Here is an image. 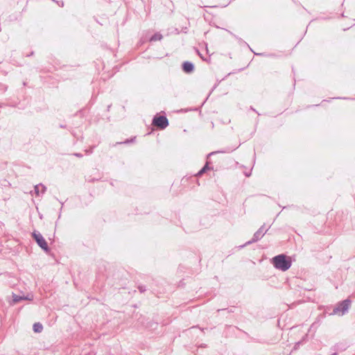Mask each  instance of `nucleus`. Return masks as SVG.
Wrapping results in <instances>:
<instances>
[{
  "instance_id": "6",
  "label": "nucleus",
  "mask_w": 355,
  "mask_h": 355,
  "mask_svg": "<svg viewBox=\"0 0 355 355\" xmlns=\"http://www.w3.org/2000/svg\"><path fill=\"white\" fill-rule=\"evenodd\" d=\"M263 236L261 235V234L258 232H256L253 236V238H252V241H248L247 243L248 244H250V243H252L253 242H255L258 240H259Z\"/></svg>"
},
{
  "instance_id": "13",
  "label": "nucleus",
  "mask_w": 355,
  "mask_h": 355,
  "mask_svg": "<svg viewBox=\"0 0 355 355\" xmlns=\"http://www.w3.org/2000/svg\"><path fill=\"white\" fill-rule=\"evenodd\" d=\"M258 232H259L261 234V235L263 236L265 232H264V230H263V227H261V228H259V230L257 231Z\"/></svg>"
},
{
  "instance_id": "12",
  "label": "nucleus",
  "mask_w": 355,
  "mask_h": 355,
  "mask_svg": "<svg viewBox=\"0 0 355 355\" xmlns=\"http://www.w3.org/2000/svg\"><path fill=\"white\" fill-rule=\"evenodd\" d=\"M24 297V300H33V295H28V296H23Z\"/></svg>"
},
{
  "instance_id": "2",
  "label": "nucleus",
  "mask_w": 355,
  "mask_h": 355,
  "mask_svg": "<svg viewBox=\"0 0 355 355\" xmlns=\"http://www.w3.org/2000/svg\"><path fill=\"white\" fill-rule=\"evenodd\" d=\"M351 304V302L349 300H346L338 304L334 309L332 314L338 315H343L347 312Z\"/></svg>"
},
{
  "instance_id": "10",
  "label": "nucleus",
  "mask_w": 355,
  "mask_h": 355,
  "mask_svg": "<svg viewBox=\"0 0 355 355\" xmlns=\"http://www.w3.org/2000/svg\"><path fill=\"white\" fill-rule=\"evenodd\" d=\"M12 297H13V302H14L15 303L18 302H19V301H21V300H24V299H23V298H24V297H23V296H19V295H12Z\"/></svg>"
},
{
  "instance_id": "11",
  "label": "nucleus",
  "mask_w": 355,
  "mask_h": 355,
  "mask_svg": "<svg viewBox=\"0 0 355 355\" xmlns=\"http://www.w3.org/2000/svg\"><path fill=\"white\" fill-rule=\"evenodd\" d=\"M208 168L207 165H205L198 173V175H202Z\"/></svg>"
},
{
  "instance_id": "4",
  "label": "nucleus",
  "mask_w": 355,
  "mask_h": 355,
  "mask_svg": "<svg viewBox=\"0 0 355 355\" xmlns=\"http://www.w3.org/2000/svg\"><path fill=\"white\" fill-rule=\"evenodd\" d=\"M153 124L164 129L167 127L168 123L167 119L165 116H160L154 118Z\"/></svg>"
},
{
  "instance_id": "9",
  "label": "nucleus",
  "mask_w": 355,
  "mask_h": 355,
  "mask_svg": "<svg viewBox=\"0 0 355 355\" xmlns=\"http://www.w3.org/2000/svg\"><path fill=\"white\" fill-rule=\"evenodd\" d=\"M162 38V35L159 33H156L151 38H150V40L151 41H158V40H161Z\"/></svg>"
},
{
  "instance_id": "1",
  "label": "nucleus",
  "mask_w": 355,
  "mask_h": 355,
  "mask_svg": "<svg viewBox=\"0 0 355 355\" xmlns=\"http://www.w3.org/2000/svg\"><path fill=\"white\" fill-rule=\"evenodd\" d=\"M274 266L282 271H286L290 268L291 266V259L284 254H279L272 259Z\"/></svg>"
},
{
  "instance_id": "8",
  "label": "nucleus",
  "mask_w": 355,
  "mask_h": 355,
  "mask_svg": "<svg viewBox=\"0 0 355 355\" xmlns=\"http://www.w3.org/2000/svg\"><path fill=\"white\" fill-rule=\"evenodd\" d=\"M43 329L42 325L40 323H35L33 324V330L35 332L39 333L41 332Z\"/></svg>"
},
{
  "instance_id": "7",
  "label": "nucleus",
  "mask_w": 355,
  "mask_h": 355,
  "mask_svg": "<svg viewBox=\"0 0 355 355\" xmlns=\"http://www.w3.org/2000/svg\"><path fill=\"white\" fill-rule=\"evenodd\" d=\"M45 187L42 184H38L35 187V192L37 195H39L40 192L43 193Z\"/></svg>"
},
{
  "instance_id": "3",
  "label": "nucleus",
  "mask_w": 355,
  "mask_h": 355,
  "mask_svg": "<svg viewBox=\"0 0 355 355\" xmlns=\"http://www.w3.org/2000/svg\"><path fill=\"white\" fill-rule=\"evenodd\" d=\"M33 236L37 242V245L42 249H43L45 252H48L49 250L46 241L40 233L34 232L33 233Z\"/></svg>"
},
{
  "instance_id": "5",
  "label": "nucleus",
  "mask_w": 355,
  "mask_h": 355,
  "mask_svg": "<svg viewBox=\"0 0 355 355\" xmlns=\"http://www.w3.org/2000/svg\"><path fill=\"white\" fill-rule=\"evenodd\" d=\"M194 66L193 64L190 62H185L183 64V70L186 73H191L193 71Z\"/></svg>"
}]
</instances>
